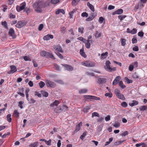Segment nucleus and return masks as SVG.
<instances>
[{
    "mask_svg": "<svg viewBox=\"0 0 147 147\" xmlns=\"http://www.w3.org/2000/svg\"><path fill=\"white\" fill-rule=\"evenodd\" d=\"M128 134V132L127 131H125L121 135L123 136H125L127 135Z\"/></svg>",
    "mask_w": 147,
    "mask_h": 147,
    "instance_id": "obj_64",
    "label": "nucleus"
},
{
    "mask_svg": "<svg viewBox=\"0 0 147 147\" xmlns=\"http://www.w3.org/2000/svg\"><path fill=\"white\" fill-rule=\"evenodd\" d=\"M84 28L82 26H80L78 28V32L82 34L83 33Z\"/></svg>",
    "mask_w": 147,
    "mask_h": 147,
    "instance_id": "obj_43",
    "label": "nucleus"
},
{
    "mask_svg": "<svg viewBox=\"0 0 147 147\" xmlns=\"http://www.w3.org/2000/svg\"><path fill=\"white\" fill-rule=\"evenodd\" d=\"M84 97L87 99H92L93 96L85 95L84 96Z\"/></svg>",
    "mask_w": 147,
    "mask_h": 147,
    "instance_id": "obj_54",
    "label": "nucleus"
},
{
    "mask_svg": "<svg viewBox=\"0 0 147 147\" xmlns=\"http://www.w3.org/2000/svg\"><path fill=\"white\" fill-rule=\"evenodd\" d=\"M39 142H36L31 144L29 145L30 147H37L38 145Z\"/></svg>",
    "mask_w": 147,
    "mask_h": 147,
    "instance_id": "obj_18",
    "label": "nucleus"
},
{
    "mask_svg": "<svg viewBox=\"0 0 147 147\" xmlns=\"http://www.w3.org/2000/svg\"><path fill=\"white\" fill-rule=\"evenodd\" d=\"M39 85L41 88H42L45 86V84L44 82L42 81H40L39 83Z\"/></svg>",
    "mask_w": 147,
    "mask_h": 147,
    "instance_id": "obj_39",
    "label": "nucleus"
},
{
    "mask_svg": "<svg viewBox=\"0 0 147 147\" xmlns=\"http://www.w3.org/2000/svg\"><path fill=\"white\" fill-rule=\"evenodd\" d=\"M80 54L83 57H86V55L85 54V52L84 51V49H81L80 50Z\"/></svg>",
    "mask_w": 147,
    "mask_h": 147,
    "instance_id": "obj_26",
    "label": "nucleus"
},
{
    "mask_svg": "<svg viewBox=\"0 0 147 147\" xmlns=\"http://www.w3.org/2000/svg\"><path fill=\"white\" fill-rule=\"evenodd\" d=\"M133 50L135 51H138L139 50L138 47L137 46H135L133 47Z\"/></svg>",
    "mask_w": 147,
    "mask_h": 147,
    "instance_id": "obj_63",
    "label": "nucleus"
},
{
    "mask_svg": "<svg viewBox=\"0 0 147 147\" xmlns=\"http://www.w3.org/2000/svg\"><path fill=\"white\" fill-rule=\"evenodd\" d=\"M26 23V22L24 20L19 21L16 24V26L18 28H20L25 25Z\"/></svg>",
    "mask_w": 147,
    "mask_h": 147,
    "instance_id": "obj_3",
    "label": "nucleus"
},
{
    "mask_svg": "<svg viewBox=\"0 0 147 147\" xmlns=\"http://www.w3.org/2000/svg\"><path fill=\"white\" fill-rule=\"evenodd\" d=\"M60 0H51V3L53 4H55L59 3V2Z\"/></svg>",
    "mask_w": 147,
    "mask_h": 147,
    "instance_id": "obj_42",
    "label": "nucleus"
},
{
    "mask_svg": "<svg viewBox=\"0 0 147 147\" xmlns=\"http://www.w3.org/2000/svg\"><path fill=\"white\" fill-rule=\"evenodd\" d=\"M126 17V16L125 15H119L118 16V18L120 21H121Z\"/></svg>",
    "mask_w": 147,
    "mask_h": 147,
    "instance_id": "obj_37",
    "label": "nucleus"
},
{
    "mask_svg": "<svg viewBox=\"0 0 147 147\" xmlns=\"http://www.w3.org/2000/svg\"><path fill=\"white\" fill-rule=\"evenodd\" d=\"M119 85L122 88H125L126 86L125 85H123L122 81H120L119 82Z\"/></svg>",
    "mask_w": 147,
    "mask_h": 147,
    "instance_id": "obj_34",
    "label": "nucleus"
},
{
    "mask_svg": "<svg viewBox=\"0 0 147 147\" xmlns=\"http://www.w3.org/2000/svg\"><path fill=\"white\" fill-rule=\"evenodd\" d=\"M80 127L81 126H80V125H77L76 126V129L74 132H78L79 131L80 129Z\"/></svg>",
    "mask_w": 147,
    "mask_h": 147,
    "instance_id": "obj_51",
    "label": "nucleus"
},
{
    "mask_svg": "<svg viewBox=\"0 0 147 147\" xmlns=\"http://www.w3.org/2000/svg\"><path fill=\"white\" fill-rule=\"evenodd\" d=\"M63 65L65 67L66 70L71 71H72L73 69V67L67 64H64Z\"/></svg>",
    "mask_w": 147,
    "mask_h": 147,
    "instance_id": "obj_12",
    "label": "nucleus"
},
{
    "mask_svg": "<svg viewBox=\"0 0 147 147\" xmlns=\"http://www.w3.org/2000/svg\"><path fill=\"white\" fill-rule=\"evenodd\" d=\"M121 105L122 107H126L127 106V103L126 102H123L121 104Z\"/></svg>",
    "mask_w": 147,
    "mask_h": 147,
    "instance_id": "obj_62",
    "label": "nucleus"
},
{
    "mask_svg": "<svg viewBox=\"0 0 147 147\" xmlns=\"http://www.w3.org/2000/svg\"><path fill=\"white\" fill-rule=\"evenodd\" d=\"M55 82L60 84H63V81L60 80H55Z\"/></svg>",
    "mask_w": 147,
    "mask_h": 147,
    "instance_id": "obj_59",
    "label": "nucleus"
},
{
    "mask_svg": "<svg viewBox=\"0 0 147 147\" xmlns=\"http://www.w3.org/2000/svg\"><path fill=\"white\" fill-rule=\"evenodd\" d=\"M87 5L89 8L92 11L94 12V7L92 5L90 4L89 2H87Z\"/></svg>",
    "mask_w": 147,
    "mask_h": 147,
    "instance_id": "obj_17",
    "label": "nucleus"
},
{
    "mask_svg": "<svg viewBox=\"0 0 147 147\" xmlns=\"http://www.w3.org/2000/svg\"><path fill=\"white\" fill-rule=\"evenodd\" d=\"M123 12V10L122 9H119L115 11L113 13V15L120 14L122 13Z\"/></svg>",
    "mask_w": 147,
    "mask_h": 147,
    "instance_id": "obj_16",
    "label": "nucleus"
},
{
    "mask_svg": "<svg viewBox=\"0 0 147 147\" xmlns=\"http://www.w3.org/2000/svg\"><path fill=\"white\" fill-rule=\"evenodd\" d=\"M86 136V133H84L83 134L80 136V138L83 140L85 138V136Z\"/></svg>",
    "mask_w": 147,
    "mask_h": 147,
    "instance_id": "obj_61",
    "label": "nucleus"
},
{
    "mask_svg": "<svg viewBox=\"0 0 147 147\" xmlns=\"http://www.w3.org/2000/svg\"><path fill=\"white\" fill-rule=\"evenodd\" d=\"M45 57L48 58H51L53 59H55V58L52 53L47 51H46Z\"/></svg>",
    "mask_w": 147,
    "mask_h": 147,
    "instance_id": "obj_6",
    "label": "nucleus"
},
{
    "mask_svg": "<svg viewBox=\"0 0 147 147\" xmlns=\"http://www.w3.org/2000/svg\"><path fill=\"white\" fill-rule=\"evenodd\" d=\"M46 51H42L40 53V55L43 57H45Z\"/></svg>",
    "mask_w": 147,
    "mask_h": 147,
    "instance_id": "obj_41",
    "label": "nucleus"
},
{
    "mask_svg": "<svg viewBox=\"0 0 147 147\" xmlns=\"http://www.w3.org/2000/svg\"><path fill=\"white\" fill-rule=\"evenodd\" d=\"M144 5L143 3L141 2H139L137 3L135 6L134 9H141L142 7H143Z\"/></svg>",
    "mask_w": 147,
    "mask_h": 147,
    "instance_id": "obj_8",
    "label": "nucleus"
},
{
    "mask_svg": "<svg viewBox=\"0 0 147 147\" xmlns=\"http://www.w3.org/2000/svg\"><path fill=\"white\" fill-rule=\"evenodd\" d=\"M26 5V3L25 2H23L20 4V9L22 10H23L25 7Z\"/></svg>",
    "mask_w": 147,
    "mask_h": 147,
    "instance_id": "obj_32",
    "label": "nucleus"
},
{
    "mask_svg": "<svg viewBox=\"0 0 147 147\" xmlns=\"http://www.w3.org/2000/svg\"><path fill=\"white\" fill-rule=\"evenodd\" d=\"M108 53L107 52H106L105 53H103L101 54V59H104L106 58L107 56L108 55Z\"/></svg>",
    "mask_w": 147,
    "mask_h": 147,
    "instance_id": "obj_22",
    "label": "nucleus"
},
{
    "mask_svg": "<svg viewBox=\"0 0 147 147\" xmlns=\"http://www.w3.org/2000/svg\"><path fill=\"white\" fill-rule=\"evenodd\" d=\"M88 91V90L85 89H81L79 90V93L80 94L85 93Z\"/></svg>",
    "mask_w": 147,
    "mask_h": 147,
    "instance_id": "obj_27",
    "label": "nucleus"
},
{
    "mask_svg": "<svg viewBox=\"0 0 147 147\" xmlns=\"http://www.w3.org/2000/svg\"><path fill=\"white\" fill-rule=\"evenodd\" d=\"M95 65V63L94 62L89 61V66L88 67H94Z\"/></svg>",
    "mask_w": 147,
    "mask_h": 147,
    "instance_id": "obj_36",
    "label": "nucleus"
},
{
    "mask_svg": "<svg viewBox=\"0 0 147 147\" xmlns=\"http://www.w3.org/2000/svg\"><path fill=\"white\" fill-rule=\"evenodd\" d=\"M54 69L58 71L60 70V67L59 66L56 64H55L54 65Z\"/></svg>",
    "mask_w": 147,
    "mask_h": 147,
    "instance_id": "obj_38",
    "label": "nucleus"
},
{
    "mask_svg": "<svg viewBox=\"0 0 147 147\" xmlns=\"http://www.w3.org/2000/svg\"><path fill=\"white\" fill-rule=\"evenodd\" d=\"M86 74L89 76H95L94 74L92 72H86Z\"/></svg>",
    "mask_w": 147,
    "mask_h": 147,
    "instance_id": "obj_46",
    "label": "nucleus"
},
{
    "mask_svg": "<svg viewBox=\"0 0 147 147\" xmlns=\"http://www.w3.org/2000/svg\"><path fill=\"white\" fill-rule=\"evenodd\" d=\"M125 79L126 80V82L127 84L131 83L132 82V81L131 80L129 79L127 77L125 78Z\"/></svg>",
    "mask_w": 147,
    "mask_h": 147,
    "instance_id": "obj_55",
    "label": "nucleus"
},
{
    "mask_svg": "<svg viewBox=\"0 0 147 147\" xmlns=\"http://www.w3.org/2000/svg\"><path fill=\"white\" fill-rule=\"evenodd\" d=\"M106 79L103 78H99L98 80V83L99 84H103L106 82Z\"/></svg>",
    "mask_w": 147,
    "mask_h": 147,
    "instance_id": "obj_15",
    "label": "nucleus"
},
{
    "mask_svg": "<svg viewBox=\"0 0 147 147\" xmlns=\"http://www.w3.org/2000/svg\"><path fill=\"white\" fill-rule=\"evenodd\" d=\"M111 64V63L109 61H107L105 62V65L104 66L105 68L107 71L109 68L110 67V65Z\"/></svg>",
    "mask_w": 147,
    "mask_h": 147,
    "instance_id": "obj_13",
    "label": "nucleus"
},
{
    "mask_svg": "<svg viewBox=\"0 0 147 147\" xmlns=\"http://www.w3.org/2000/svg\"><path fill=\"white\" fill-rule=\"evenodd\" d=\"M60 13H61L63 14H64L65 13V12L64 10L62 9H58V10L56 11V14H58Z\"/></svg>",
    "mask_w": 147,
    "mask_h": 147,
    "instance_id": "obj_24",
    "label": "nucleus"
},
{
    "mask_svg": "<svg viewBox=\"0 0 147 147\" xmlns=\"http://www.w3.org/2000/svg\"><path fill=\"white\" fill-rule=\"evenodd\" d=\"M54 49L59 52L62 53L63 52L62 47L59 45H55L53 46Z\"/></svg>",
    "mask_w": 147,
    "mask_h": 147,
    "instance_id": "obj_7",
    "label": "nucleus"
},
{
    "mask_svg": "<svg viewBox=\"0 0 147 147\" xmlns=\"http://www.w3.org/2000/svg\"><path fill=\"white\" fill-rule=\"evenodd\" d=\"M24 102L20 101L19 102L18 106L21 109L23 108V106H22V104H23Z\"/></svg>",
    "mask_w": 147,
    "mask_h": 147,
    "instance_id": "obj_57",
    "label": "nucleus"
},
{
    "mask_svg": "<svg viewBox=\"0 0 147 147\" xmlns=\"http://www.w3.org/2000/svg\"><path fill=\"white\" fill-rule=\"evenodd\" d=\"M121 45L124 46L125 45L126 40L125 39L121 38Z\"/></svg>",
    "mask_w": 147,
    "mask_h": 147,
    "instance_id": "obj_47",
    "label": "nucleus"
},
{
    "mask_svg": "<svg viewBox=\"0 0 147 147\" xmlns=\"http://www.w3.org/2000/svg\"><path fill=\"white\" fill-rule=\"evenodd\" d=\"M9 35L12 36L13 38L15 37V35L14 30L12 28H11L9 31Z\"/></svg>",
    "mask_w": 147,
    "mask_h": 147,
    "instance_id": "obj_10",
    "label": "nucleus"
},
{
    "mask_svg": "<svg viewBox=\"0 0 147 147\" xmlns=\"http://www.w3.org/2000/svg\"><path fill=\"white\" fill-rule=\"evenodd\" d=\"M61 59H63V56L62 55L59 53L57 52L55 53Z\"/></svg>",
    "mask_w": 147,
    "mask_h": 147,
    "instance_id": "obj_60",
    "label": "nucleus"
},
{
    "mask_svg": "<svg viewBox=\"0 0 147 147\" xmlns=\"http://www.w3.org/2000/svg\"><path fill=\"white\" fill-rule=\"evenodd\" d=\"M11 70L9 72V74H13L17 71L16 67L14 65H11L10 66Z\"/></svg>",
    "mask_w": 147,
    "mask_h": 147,
    "instance_id": "obj_5",
    "label": "nucleus"
},
{
    "mask_svg": "<svg viewBox=\"0 0 147 147\" xmlns=\"http://www.w3.org/2000/svg\"><path fill=\"white\" fill-rule=\"evenodd\" d=\"M101 33H99L98 31H96L95 36L96 38H98L101 36Z\"/></svg>",
    "mask_w": 147,
    "mask_h": 147,
    "instance_id": "obj_45",
    "label": "nucleus"
},
{
    "mask_svg": "<svg viewBox=\"0 0 147 147\" xmlns=\"http://www.w3.org/2000/svg\"><path fill=\"white\" fill-rule=\"evenodd\" d=\"M62 111L65 112L68 110V107L65 105H62L61 106Z\"/></svg>",
    "mask_w": 147,
    "mask_h": 147,
    "instance_id": "obj_25",
    "label": "nucleus"
},
{
    "mask_svg": "<svg viewBox=\"0 0 147 147\" xmlns=\"http://www.w3.org/2000/svg\"><path fill=\"white\" fill-rule=\"evenodd\" d=\"M35 11L37 13H40L42 12L41 4V3L38 1L34 3L32 5Z\"/></svg>",
    "mask_w": 147,
    "mask_h": 147,
    "instance_id": "obj_1",
    "label": "nucleus"
},
{
    "mask_svg": "<svg viewBox=\"0 0 147 147\" xmlns=\"http://www.w3.org/2000/svg\"><path fill=\"white\" fill-rule=\"evenodd\" d=\"M105 96H108L109 98H111L113 96V94L111 93H107L105 94Z\"/></svg>",
    "mask_w": 147,
    "mask_h": 147,
    "instance_id": "obj_49",
    "label": "nucleus"
},
{
    "mask_svg": "<svg viewBox=\"0 0 147 147\" xmlns=\"http://www.w3.org/2000/svg\"><path fill=\"white\" fill-rule=\"evenodd\" d=\"M114 92L115 94L119 98L122 100H124L125 99L123 95L120 93L119 90L116 89L115 90Z\"/></svg>",
    "mask_w": 147,
    "mask_h": 147,
    "instance_id": "obj_2",
    "label": "nucleus"
},
{
    "mask_svg": "<svg viewBox=\"0 0 147 147\" xmlns=\"http://www.w3.org/2000/svg\"><path fill=\"white\" fill-rule=\"evenodd\" d=\"M121 78L120 76H117L113 82V84L115 85L119 83V81L121 79Z\"/></svg>",
    "mask_w": 147,
    "mask_h": 147,
    "instance_id": "obj_9",
    "label": "nucleus"
},
{
    "mask_svg": "<svg viewBox=\"0 0 147 147\" xmlns=\"http://www.w3.org/2000/svg\"><path fill=\"white\" fill-rule=\"evenodd\" d=\"M46 83L47 87L51 88H54L56 86L55 83L49 80H46Z\"/></svg>",
    "mask_w": 147,
    "mask_h": 147,
    "instance_id": "obj_4",
    "label": "nucleus"
},
{
    "mask_svg": "<svg viewBox=\"0 0 147 147\" xmlns=\"http://www.w3.org/2000/svg\"><path fill=\"white\" fill-rule=\"evenodd\" d=\"M138 102L136 100H133L132 101V102L129 103V105L131 107H133L134 106L138 105Z\"/></svg>",
    "mask_w": 147,
    "mask_h": 147,
    "instance_id": "obj_20",
    "label": "nucleus"
},
{
    "mask_svg": "<svg viewBox=\"0 0 147 147\" xmlns=\"http://www.w3.org/2000/svg\"><path fill=\"white\" fill-rule=\"evenodd\" d=\"M53 36L51 34H48L47 35L44 36L43 39L45 40H48L50 39H53Z\"/></svg>",
    "mask_w": 147,
    "mask_h": 147,
    "instance_id": "obj_11",
    "label": "nucleus"
},
{
    "mask_svg": "<svg viewBox=\"0 0 147 147\" xmlns=\"http://www.w3.org/2000/svg\"><path fill=\"white\" fill-rule=\"evenodd\" d=\"M104 20V19L102 17H100L99 19V22L100 24H102L103 23V21Z\"/></svg>",
    "mask_w": 147,
    "mask_h": 147,
    "instance_id": "obj_58",
    "label": "nucleus"
},
{
    "mask_svg": "<svg viewBox=\"0 0 147 147\" xmlns=\"http://www.w3.org/2000/svg\"><path fill=\"white\" fill-rule=\"evenodd\" d=\"M94 116H96L98 117H99L100 115L97 112H94L92 113V117L93 118Z\"/></svg>",
    "mask_w": 147,
    "mask_h": 147,
    "instance_id": "obj_44",
    "label": "nucleus"
},
{
    "mask_svg": "<svg viewBox=\"0 0 147 147\" xmlns=\"http://www.w3.org/2000/svg\"><path fill=\"white\" fill-rule=\"evenodd\" d=\"M66 28L64 27H61L60 28V31L61 33L64 34L65 32Z\"/></svg>",
    "mask_w": 147,
    "mask_h": 147,
    "instance_id": "obj_48",
    "label": "nucleus"
},
{
    "mask_svg": "<svg viewBox=\"0 0 147 147\" xmlns=\"http://www.w3.org/2000/svg\"><path fill=\"white\" fill-rule=\"evenodd\" d=\"M59 103V102L58 100H55L54 102L50 105V106L53 107L54 106H57Z\"/></svg>",
    "mask_w": 147,
    "mask_h": 147,
    "instance_id": "obj_19",
    "label": "nucleus"
},
{
    "mask_svg": "<svg viewBox=\"0 0 147 147\" xmlns=\"http://www.w3.org/2000/svg\"><path fill=\"white\" fill-rule=\"evenodd\" d=\"M116 70V68L115 67H114L113 68H112L111 67H110L109 68V69H108L107 70V71L111 72L112 71H115Z\"/></svg>",
    "mask_w": 147,
    "mask_h": 147,
    "instance_id": "obj_50",
    "label": "nucleus"
},
{
    "mask_svg": "<svg viewBox=\"0 0 147 147\" xmlns=\"http://www.w3.org/2000/svg\"><path fill=\"white\" fill-rule=\"evenodd\" d=\"M24 89L23 88H21L20 90V92H18L17 93L18 94L20 95L22 97H24L25 95L23 93H21L22 92H23L24 91Z\"/></svg>",
    "mask_w": 147,
    "mask_h": 147,
    "instance_id": "obj_23",
    "label": "nucleus"
},
{
    "mask_svg": "<svg viewBox=\"0 0 147 147\" xmlns=\"http://www.w3.org/2000/svg\"><path fill=\"white\" fill-rule=\"evenodd\" d=\"M141 111H144L147 109V107L146 106H143L140 108Z\"/></svg>",
    "mask_w": 147,
    "mask_h": 147,
    "instance_id": "obj_53",
    "label": "nucleus"
},
{
    "mask_svg": "<svg viewBox=\"0 0 147 147\" xmlns=\"http://www.w3.org/2000/svg\"><path fill=\"white\" fill-rule=\"evenodd\" d=\"M55 112L56 113H59L62 112L61 106H59L55 108L54 110Z\"/></svg>",
    "mask_w": 147,
    "mask_h": 147,
    "instance_id": "obj_21",
    "label": "nucleus"
},
{
    "mask_svg": "<svg viewBox=\"0 0 147 147\" xmlns=\"http://www.w3.org/2000/svg\"><path fill=\"white\" fill-rule=\"evenodd\" d=\"M94 18V16L92 15H91V16H89V17L87 18L86 20V21H90L92 20Z\"/></svg>",
    "mask_w": 147,
    "mask_h": 147,
    "instance_id": "obj_31",
    "label": "nucleus"
},
{
    "mask_svg": "<svg viewBox=\"0 0 147 147\" xmlns=\"http://www.w3.org/2000/svg\"><path fill=\"white\" fill-rule=\"evenodd\" d=\"M137 30L136 28H133L132 30H131V33L134 34L136 33Z\"/></svg>",
    "mask_w": 147,
    "mask_h": 147,
    "instance_id": "obj_56",
    "label": "nucleus"
},
{
    "mask_svg": "<svg viewBox=\"0 0 147 147\" xmlns=\"http://www.w3.org/2000/svg\"><path fill=\"white\" fill-rule=\"evenodd\" d=\"M92 40H86V42L84 43L85 44L86 47L87 49H89L90 48L91 45L90 42V41L92 42Z\"/></svg>",
    "mask_w": 147,
    "mask_h": 147,
    "instance_id": "obj_14",
    "label": "nucleus"
},
{
    "mask_svg": "<svg viewBox=\"0 0 147 147\" xmlns=\"http://www.w3.org/2000/svg\"><path fill=\"white\" fill-rule=\"evenodd\" d=\"M78 39L82 41L84 43L86 42V39L82 37H80L78 38Z\"/></svg>",
    "mask_w": 147,
    "mask_h": 147,
    "instance_id": "obj_52",
    "label": "nucleus"
},
{
    "mask_svg": "<svg viewBox=\"0 0 147 147\" xmlns=\"http://www.w3.org/2000/svg\"><path fill=\"white\" fill-rule=\"evenodd\" d=\"M124 140L118 141L114 143V145L115 146H117L121 144V143L124 142Z\"/></svg>",
    "mask_w": 147,
    "mask_h": 147,
    "instance_id": "obj_40",
    "label": "nucleus"
},
{
    "mask_svg": "<svg viewBox=\"0 0 147 147\" xmlns=\"http://www.w3.org/2000/svg\"><path fill=\"white\" fill-rule=\"evenodd\" d=\"M1 25L3 26L5 28H7V22L6 21H4V22H2L1 23Z\"/></svg>",
    "mask_w": 147,
    "mask_h": 147,
    "instance_id": "obj_28",
    "label": "nucleus"
},
{
    "mask_svg": "<svg viewBox=\"0 0 147 147\" xmlns=\"http://www.w3.org/2000/svg\"><path fill=\"white\" fill-rule=\"evenodd\" d=\"M90 109V107L89 106L85 107L83 109V111L84 113H87L88 111Z\"/></svg>",
    "mask_w": 147,
    "mask_h": 147,
    "instance_id": "obj_33",
    "label": "nucleus"
},
{
    "mask_svg": "<svg viewBox=\"0 0 147 147\" xmlns=\"http://www.w3.org/2000/svg\"><path fill=\"white\" fill-rule=\"evenodd\" d=\"M89 63V61H85L84 62H82V64L84 66L88 67Z\"/></svg>",
    "mask_w": 147,
    "mask_h": 147,
    "instance_id": "obj_29",
    "label": "nucleus"
},
{
    "mask_svg": "<svg viewBox=\"0 0 147 147\" xmlns=\"http://www.w3.org/2000/svg\"><path fill=\"white\" fill-rule=\"evenodd\" d=\"M11 115L10 114H9L7 115L6 117L7 118V121L9 123L11 122Z\"/></svg>",
    "mask_w": 147,
    "mask_h": 147,
    "instance_id": "obj_35",
    "label": "nucleus"
},
{
    "mask_svg": "<svg viewBox=\"0 0 147 147\" xmlns=\"http://www.w3.org/2000/svg\"><path fill=\"white\" fill-rule=\"evenodd\" d=\"M41 94L43 96L45 97H47L48 95V92L44 91H41Z\"/></svg>",
    "mask_w": 147,
    "mask_h": 147,
    "instance_id": "obj_30",
    "label": "nucleus"
}]
</instances>
